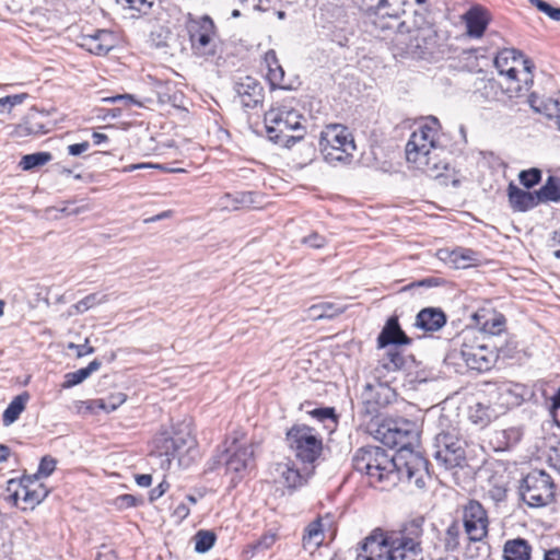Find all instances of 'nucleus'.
I'll use <instances>...</instances> for the list:
<instances>
[{
  "label": "nucleus",
  "mask_w": 560,
  "mask_h": 560,
  "mask_svg": "<svg viewBox=\"0 0 560 560\" xmlns=\"http://www.w3.org/2000/svg\"><path fill=\"white\" fill-rule=\"evenodd\" d=\"M438 34L424 15L415 12L411 22L402 21L393 38L395 56L424 58L433 54Z\"/></svg>",
  "instance_id": "3"
},
{
  "label": "nucleus",
  "mask_w": 560,
  "mask_h": 560,
  "mask_svg": "<svg viewBox=\"0 0 560 560\" xmlns=\"http://www.w3.org/2000/svg\"><path fill=\"white\" fill-rule=\"evenodd\" d=\"M275 474L278 481L289 489H296L307 482L308 477L313 474V469L305 466L302 470L294 467L291 462L278 463L275 465Z\"/></svg>",
  "instance_id": "16"
},
{
  "label": "nucleus",
  "mask_w": 560,
  "mask_h": 560,
  "mask_svg": "<svg viewBox=\"0 0 560 560\" xmlns=\"http://www.w3.org/2000/svg\"><path fill=\"white\" fill-rule=\"evenodd\" d=\"M26 97H27V94H25V93L1 97L0 98V108L8 107V109L10 110L12 107L22 104Z\"/></svg>",
  "instance_id": "53"
},
{
  "label": "nucleus",
  "mask_w": 560,
  "mask_h": 560,
  "mask_svg": "<svg viewBox=\"0 0 560 560\" xmlns=\"http://www.w3.org/2000/svg\"><path fill=\"white\" fill-rule=\"evenodd\" d=\"M501 404L508 408L517 407L524 400L527 395V388L522 384H505L499 389Z\"/></svg>",
  "instance_id": "29"
},
{
  "label": "nucleus",
  "mask_w": 560,
  "mask_h": 560,
  "mask_svg": "<svg viewBox=\"0 0 560 560\" xmlns=\"http://www.w3.org/2000/svg\"><path fill=\"white\" fill-rule=\"evenodd\" d=\"M89 308L93 307L94 305L102 304L107 301L106 295L98 296L97 293L89 294L84 298Z\"/></svg>",
  "instance_id": "62"
},
{
  "label": "nucleus",
  "mask_w": 560,
  "mask_h": 560,
  "mask_svg": "<svg viewBox=\"0 0 560 560\" xmlns=\"http://www.w3.org/2000/svg\"><path fill=\"white\" fill-rule=\"evenodd\" d=\"M494 66L506 78L505 92L510 97L526 95L533 84L534 66L529 59L514 48H505L495 56Z\"/></svg>",
  "instance_id": "6"
},
{
  "label": "nucleus",
  "mask_w": 560,
  "mask_h": 560,
  "mask_svg": "<svg viewBox=\"0 0 560 560\" xmlns=\"http://www.w3.org/2000/svg\"><path fill=\"white\" fill-rule=\"evenodd\" d=\"M549 246L555 248L553 249V256L558 259H560V228L551 234V237L549 240Z\"/></svg>",
  "instance_id": "59"
},
{
  "label": "nucleus",
  "mask_w": 560,
  "mask_h": 560,
  "mask_svg": "<svg viewBox=\"0 0 560 560\" xmlns=\"http://www.w3.org/2000/svg\"><path fill=\"white\" fill-rule=\"evenodd\" d=\"M518 179L525 188L530 189L541 180V171L536 167L522 171Z\"/></svg>",
  "instance_id": "47"
},
{
  "label": "nucleus",
  "mask_w": 560,
  "mask_h": 560,
  "mask_svg": "<svg viewBox=\"0 0 560 560\" xmlns=\"http://www.w3.org/2000/svg\"><path fill=\"white\" fill-rule=\"evenodd\" d=\"M234 90L244 108L253 109L262 103L264 89L260 83L252 77L241 79V81L235 83Z\"/></svg>",
  "instance_id": "17"
},
{
  "label": "nucleus",
  "mask_w": 560,
  "mask_h": 560,
  "mask_svg": "<svg viewBox=\"0 0 560 560\" xmlns=\"http://www.w3.org/2000/svg\"><path fill=\"white\" fill-rule=\"evenodd\" d=\"M384 530L375 528L358 548L355 560H386Z\"/></svg>",
  "instance_id": "15"
},
{
  "label": "nucleus",
  "mask_w": 560,
  "mask_h": 560,
  "mask_svg": "<svg viewBox=\"0 0 560 560\" xmlns=\"http://www.w3.org/2000/svg\"><path fill=\"white\" fill-rule=\"evenodd\" d=\"M441 259H447L455 268H467L476 260V253L472 249L458 247L453 250L442 249L439 252Z\"/></svg>",
  "instance_id": "28"
},
{
  "label": "nucleus",
  "mask_w": 560,
  "mask_h": 560,
  "mask_svg": "<svg viewBox=\"0 0 560 560\" xmlns=\"http://www.w3.org/2000/svg\"><path fill=\"white\" fill-rule=\"evenodd\" d=\"M463 526L469 545L465 555L469 559L480 556V551H487L485 539L489 532V517L486 509L477 500H469L462 506Z\"/></svg>",
  "instance_id": "9"
},
{
  "label": "nucleus",
  "mask_w": 560,
  "mask_h": 560,
  "mask_svg": "<svg viewBox=\"0 0 560 560\" xmlns=\"http://www.w3.org/2000/svg\"><path fill=\"white\" fill-rule=\"evenodd\" d=\"M444 282L443 279L438 277H428L409 284V288H433L439 287Z\"/></svg>",
  "instance_id": "54"
},
{
  "label": "nucleus",
  "mask_w": 560,
  "mask_h": 560,
  "mask_svg": "<svg viewBox=\"0 0 560 560\" xmlns=\"http://www.w3.org/2000/svg\"><path fill=\"white\" fill-rule=\"evenodd\" d=\"M532 547L523 538L510 539L504 544V560H529Z\"/></svg>",
  "instance_id": "32"
},
{
  "label": "nucleus",
  "mask_w": 560,
  "mask_h": 560,
  "mask_svg": "<svg viewBox=\"0 0 560 560\" xmlns=\"http://www.w3.org/2000/svg\"><path fill=\"white\" fill-rule=\"evenodd\" d=\"M551 477L544 470H533L522 480L520 494L530 508H541L550 503L555 495Z\"/></svg>",
  "instance_id": "12"
},
{
  "label": "nucleus",
  "mask_w": 560,
  "mask_h": 560,
  "mask_svg": "<svg viewBox=\"0 0 560 560\" xmlns=\"http://www.w3.org/2000/svg\"><path fill=\"white\" fill-rule=\"evenodd\" d=\"M440 122L435 117H429L410 136L406 144V159L427 176L439 178L448 164L441 159L444 149L439 145Z\"/></svg>",
  "instance_id": "2"
},
{
  "label": "nucleus",
  "mask_w": 560,
  "mask_h": 560,
  "mask_svg": "<svg viewBox=\"0 0 560 560\" xmlns=\"http://www.w3.org/2000/svg\"><path fill=\"white\" fill-rule=\"evenodd\" d=\"M28 400L30 394L27 392H24L12 399L2 415V422L5 427L11 425L19 419Z\"/></svg>",
  "instance_id": "33"
},
{
  "label": "nucleus",
  "mask_w": 560,
  "mask_h": 560,
  "mask_svg": "<svg viewBox=\"0 0 560 560\" xmlns=\"http://www.w3.org/2000/svg\"><path fill=\"white\" fill-rule=\"evenodd\" d=\"M48 494L47 488L37 480V475L28 476L26 492L24 493L23 510L33 509Z\"/></svg>",
  "instance_id": "31"
},
{
  "label": "nucleus",
  "mask_w": 560,
  "mask_h": 560,
  "mask_svg": "<svg viewBox=\"0 0 560 560\" xmlns=\"http://www.w3.org/2000/svg\"><path fill=\"white\" fill-rule=\"evenodd\" d=\"M506 319L502 314H493L482 324L483 331L490 335H499L505 328Z\"/></svg>",
  "instance_id": "46"
},
{
  "label": "nucleus",
  "mask_w": 560,
  "mask_h": 560,
  "mask_svg": "<svg viewBox=\"0 0 560 560\" xmlns=\"http://www.w3.org/2000/svg\"><path fill=\"white\" fill-rule=\"evenodd\" d=\"M276 541L273 534H265L255 544L252 545L254 552H259L269 549Z\"/></svg>",
  "instance_id": "52"
},
{
  "label": "nucleus",
  "mask_w": 560,
  "mask_h": 560,
  "mask_svg": "<svg viewBox=\"0 0 560 560\" xmlns=\"http://www.w3.org/2000/svg\"><path fill=\"white\" fill-rule=\"evenodd\" d=\"M536 192V198L539 203L546 202H559L560 201V178L556 176H549L544 186H541Z\"/></svg>",
  "instance_id": "34"
},
{
  "label": "nucleus",
  "mask_w": 560,
  "mask_h": 560,
  "mask_svg": "<svg viewBox=\"0 0 560 560\" xmlns=\"http://www.w3.org/2000/svg\"><path fill=\"white\" fill-rule=\"evenodd\" d=\"M550 465L560 471V442L551 448L549 454Z\"/></svg>",
  "instance_id": "61"
},
{
  "label": "nucleus",
  "mask_w": 560,
  "mask_h": 560,
  "mask_svg": "<svg viewBox=\"0 0 560 560\" xmlns=\"http://www.w3.org/2000/svg\"><path fill=\"white\" fill-rule=\"evenodd\" d=\"M488 408L483 407L481 404L476 405L475 413H470V419L480 425H486L490 422V415H488Z\"/></svg>",
  "instance_id": "51"
},
{
  "label": "nucleus",
  "mask_w": 560,
  "mask_h": 560,
  "mask_svg": "<svg viewBox=\"0 0 560 560\" xmlns=\"http://www.w3.org/2000/svg\"><path fill=\"white\" fill-rule=\"evenodd\" d=\"M395 392L386 384H366L361 398L365 407V412L375 416L378 411L389 405L395 399Z\"/></svg>",
  "instance_id": "14"
},
{
  "label": "nucleus",
  "mask_w": 560,
  "mask_h": 560,
  "mask_svg": "<svg viewBox=\"0 0 560 560\" xmlns=\"http://www.w3.org/2000/svg\"><path fill=\"white\" fill-rule=\"evenodd\" d=\"M463 20L466 23L467 35L472 38H480L490 22L488 11L481 7L470 8L463 15Z\"/></svg>",
  "instance_id": "23"
},
{
  "label": "nucleus",
  "mask_w": 560,
  "mask_h": 560,
  "mask_svg": "<svg viewBox=\"0 0 560 560\" xmlns=\"http://www.w3.org/2000/svg\"><path fill=\"white\" fill-rule=\"evenodd\" d=\"M341 312L342 311L340 308H336L331 303L327 302L313 305L310 308L311 316H313L316 319L332 318L334 316Z\"/></svg>",
  "instance_id": "45"
},
{
  "label": "nucleus",
  "mask_w": 560,
  "mask_h": 560,
  "mask_svg": "<svg viewBox=\"0 0 560 560\" xmlns=\"http://www.w3.org/2000/svg\"><path fill=\"white\" fill-rule=\"evenodd\" d=\"M252 446H241L236 448L231 456L225 459V467L228 472L241 475L253 462Z\"/></svg>",
  "instance_id": "27"
},
{
  "label": "nucleus",
  "mask_w": 560,
  "mask_h": 560,
  "mask_svg": "<svg viewBox=\"0 0 560 560\" xmlns=\"http://www.w3.org/2000/svg\"><path fill=\"white\" fill-rule=\"evenodd\" d=\"M411 339L400 328L398 318L395 316L387 319L385 326L377 337V343L380 348H386L390 345H409Z\"/></svg>",
  "instance_id": "22"
},
{
  "label": "nucleus",
  "mask_w": 560,
  "mask_h": 560,
  "mask_svg": "<svg viewBox=\"0 0 560 560\" xmlns=\"http://www.w3.org/2000/svg\"><path fill=\"white\" fill-rule=\"evenodd\" d=\"M101 368V361L97 359L89 363L88 366L79 369L74 372L67 373L65 375V383L62 387L70 388L86 380L93 372H96Z\"/></svg>",
  "instance_id": "35"
},
{
  "label": "nucleus",
  "mask_w": 560,
  "mask_h": 560,
  "mask_svg": "<svg viewBox=\"0 0 560 560\" xmlns=\"http://www.w3.org/2000/svg\"><path fill=\"white\" fill-rule=\"evenodd\" d=\"M122 10L129 11L131 18L148 14L153 5V0H116Z\"/></svg>",
  "instance_id": "38"
},
{
  "label": "nucleus",
  "mask_w": 560,
  "mask_h": 560,
  "mask_svg": "<svg viewBox=\"0 0 560 560\" xmlns=\"http://www.w3.org/2000/svg\"><path fill=\"white\" fill-rule=\"evenodd\" d=\"M28 476H24L21 480L10 479L7 485V500L14 505L22 500L24 502V493L26 492Z\"/></svg>",
  "instance_id": "37"
},
{
  "label": "nucleus",
  "mask_w": 560,
  "mask_h": 560,
  "mask_svg": "<svg viewBox=\"0 0 560 560\" xmlns=\"http://www.w3.org/2000/svg\"><path fill=\"white\" fill-rule=\"evenodd\" d=\"M90 149V143L88 141H83L81 143H74L68 145V153L70 155L77 156L84 152H86Z\"/></svg>",
  "instance_id": "60"
},
{
  "label": "nucleus",
  "mask_w": 560,
  "mask_h": 560,
  "mask_svg": "<svg viewBox=\"0 0 560 560\" xmlns=\"http://www.w3.org/2000/svg\"><path fill=\"white\" fill-rule=\"evenodd\" d=\"M314 418L325 421L330 420L336 422L335 412L332 408H316L310 412Z\"/></svg>",
  "instance_id": "55"
},
{
  "label": "nucleus",
  "mask_w": 560,
  "mask_h": 560,
  "mask_svg": "<svg viewBox=\"0 0 560 560\" xmlns=\"http://www.w3.org/2000/svg\"><path fill=\"white\" fill-rule=\"evenodd\" d=\"M529 2L550 19L560 21V8H555L544 0H529Z\"/></svg>",
  "instance_id": "48"
},
{
  "label": "nucleus",
  "mask_w": 560,
  "mask_h": 560,
  "mask_svg": "<svg viewBox=\"0 0 560 560\" xmlns=\"http://www.w3.org/2000/svg\"><path fill=\"white\" fill-rule=\"evenodd\" d=\"M423 524L424 517L417 516L398 530H384L386 560H423Z\"/></svg>",
  "instance_id": "4"
},
{
  "label": "nucleus",
  "mask_w": 560,
  "mask_h": 560,
  "mask_svg": "<svg viewBox=\"0 0 560 560\" xmlns=\"http://www.w3.org/2000/svg\"><path fill=\"white\" fill-rule=\"evenodd\" d=\"M462 527L457 521H453L445 530L444 547L448 551H454L459 547Z\"/></svg>",
  "instance_id": "41"
},
{
  "label": "nucleus",
  "mask_w": 560,
  "mask_h": 560,
  "mask_svg": "<svg viewBox=\"0 0 560 560\" xmlns=\"http://www.w3.org/2000/svg\"><path fill=\"white\" fill-rule=\"evenodd\" d=\"M523 436V431L518 427H511L503 430L494 431L491 442L495 445V450L505 451L516 445Z\"/></svg>",
  "instance_id": "30"
},
{
  "label": "nucleus",
  "mask_w": 560,
  "mask_h": 560,
  "mask_svg": "<svg viewBox=\"0 0 560 560\" xmlns=\"http://www.w3.org/2000/svg\"><path fill=\"white\" fill-rule=\"evenodd\" d=\"M273 61L268 63L269 71L267 78L272 86H277L280 89H288L289 86L284 83V70L278 63L275 58V52L272 51Z\"/></svg>",
  "instance_id": "42"
},
{
  "label": "nucleus",
  "mask_w": 560,
  "mask_h": 560,
  "mask_svg": "<svg viewBox=\"0 0 560 560\" xmlns=\"http://www.w3.org/2000/svg\"><path fill=\"white\" fill-rule=\"evenodd\" d=\"M429 462L419 453L390 455L385 448L366 445L358 448L352 456V466L364 474L372 487L387 489L398 480L413 483L423 489L430 479Z\"/></svg>",
  "instance_id": "1"
},
{
  "label": "nucleus",
  "mask_w": 560,
  "mask_h": 560,
  "mask_svg": "<svg viewBox=\"0 0 560 560\" xmlns=\"http://www.w3.org/2000/svg\"><path fill=\"white\" fill-rule=\"evenodd\" d=\"M439 429L433 440V457L447 469L462 467L466 460L465 439L444 416L439 418Z\"/></svg>",
  "instance_id": "7"
},
{
  "label": "nucleus",
  "mask_w": 560,
  "mask_h": 560,
  "mask_svg": "<svg viewBox=\"0 0 560 560\" xmlns=\"http://www.w3.org/2000/svg\"><path fill=\"white\" fill-rule=\"evenodd\" d=\"M104 102L108 103H117V102H124L126 105L130 104H139L132 95L130 94H118L112 97L104 98Z\"/></svg>",
  "instance_id": "58"
},
{
  "label": "nucleus",
  "mask_w": 560,
  "mask_h": 560,
  "mask_svg": "<svg viewBox=\"0 0 560 560\" xmlns=\"http://www.w3.org/2000/svg\"><path fill=\"white\" fill-rule=\"evenodd\" d=\"M324 532L320 520H315L307 525L303 535V547L317 548L323 544Z\"/></svg>",
  "instance_id": "36"
},
{
  "label": "nucleus",
  "mask_w": 560,
  "mask_h": 560,
  "mask_svg": "<svg viewBox=\"0 0 560 560\" xmlns=\"http://www.w3.org/2000/svg\"><path fill=\"white\" fill-rule=\"evenodd\" d=\"M446 324V315L441 308L425 307L416 316L415 326L424 331H439Z\"/></svg>",
  "instance_id": "24"
},
{
  "label": "nucleus",
  "mask_w": 560,
  "mask_h": 560,
  "mask_svg": "<svg viewBox=\"0 0 560 560\" xmlns=\"http://www.w3.org/2000/svg\"><path fill=\"white\" fill-rule=\"evenodd\" d=\"M46 117L37 112L31 110L23 120L15 125L12 135L16 138L36 137L48 132Z\"/></svg>",
  "instance_id": "21"
},
{
  "label": "nucleus",
  "mask_w": 560,
  "mask_h": 560,
  "mask_svg": "<svg viewBox=\"0 0 560 560\" xmlns=\"http://www.w3.org/2000/svg\"><path fill=\"white\" fill-rule=\"evenodd\" d=\"M382 365L387 371H397L405 365V358L397 348H392L387 350L385 358L382 360Z\"/></svg>",
  "instance_id": "43"
},
{
  "label": "nucleus",
  "mask_w": 560,
  "mask_h": 560,
  "mask_svg": "<svg viewBox=\"0 0 560 560\" xmlns=\"http://www.w3.org/2000/svg\"><path fill=\"white\" fill-rule=\"evenodd\" d=\"M126 398L127 396L124 393H115L104 399H97L95 404L100 409L108 413L121 406L126 401Z\"/></svg>",
  "instance_id": "44"
},
{
  "label": "nucleus",
  "mask_w": 560,
  "mask_h": 560,
  "mask_svg": "<svg viewBox=\"0 0 560 560\" xmlns=\"http://www.w3.org/2000/svg\"><path fill=\"white\" fill-rule=\"evenodd\" d=\"M192 539L195 541V551L206 553L213 547L217 535L212 530L200 529L194 535Z\"/></svg>",
  "instance_id": "40"
},
{
  "label": "nucleus",
  "mask_w": 560,
  "mask_h": 560,
  "mask_svg": "<svg viewBox=\"0 0 560 560\" xmlns=\"http://www.w3.org/2000/svg\"><path fill=\"white\" fill-rule=\"evenodd\" d=\"M304 117L288 106L272 107L264 115L266 133L269 141L290 149L304 138Z\"/></svg>",
  "instance_id": "5"
},
{
  "label": "nucleus",
  "mask_w": 560,
  "mask_h": 560,
  "mask_svg": "<svg viewBox=\"0 0 560 560\" xmlns=\"http://www.w3.org/2000/svg\"><path fill=\"white\" fill-rule=\"evenodd\" d=\"M89 339H85V342L83 345H75L73 342H70L68 345V349H74L77 351V357L81 358L86 354H91L94 352V348L88 346Z\"/></svg>",
  "instance_id": "56"
},
{
  "label": "nucleus",
  "mask_w": 560,
  "mask_h": 560,
  "mask_svg": "<svg viewBox=\"0 0 560 560\" xmlns=\"http://www.w3.org/2000/svg\"><path fill=\"white\" fill-rule=\"evenodd\" d=\"M153 443L154 450L151 456L160 458V467L162 469H170L173 459L183 452H190L195 447L196 442L189 433H176L174 436L161 433L155 436Z\"/></svg>",
  "instance_id": "13"
},
{
  "label": "nucleus",
  "mask_w": 560,
  "mask_h": 560,
  "mask_svg": "<svg viewBox=\"0 0 560 560\" xmlns=\"http://www.w3.org/2000/svg\"><path fill=\"white\" fill-rule=\"evenodd\" d=\"M417 436L416 424L410 421H402L389 427L384 438L387 444L392 443L400 448V453L407 454L409 452H405L407 446L411 445Z\"/></svg>",
  "instance_id": "19"
},
{
  "label": "nucleus",
  "mask_w": 560,
  "mask_h": 560,
  "mask_svg": "<svg viewBox=\"0 0 560 560\" xmlns=\"http://www.w3.org/2000/svg\"><path fill=\"white\" fill-rule=\"evenodd\" d=\"M528 104L534 110L549 118L555 117L560 129V92L548 98H541L536 93H530L528 95Z\"/></svg>",
  "instance_id": "26"
},
{
  "label": "nucleus",
  "mask_w": 560,
  "mask_h": 560,
  "mask_svg": "<svg viewBox=\"0 0 560 560\" xmlns=\"http://www.w3.org/2000/svg\"><path fill=\"white\" fill-rule=\"evenodd\" d=\"M57 460L51 456H44L39 463L38 470L35 475H37V480L39 476L48 477L52 474L56 468Z\"/></svg>",
  "instance_id": "49"
},
{
  "label": "nucleus",
  "mask_w": 560,
  "mask_h": 560,
  "mask_svg": "<svg viewBox=\"0 0 560 560\" xmlns=\"http://www.w3.org/2000/svg\"><path fill=\"white\" fill-rule=\"evenodd\" d=\"M80 45L91 54L105 56L115 47V37L107 30H97L93 34L83 35Z\"/></svg>",
  "instance_id": "20"
},
{
  "label": "nucleus",
  "mask_w": 560,
  "mask_h": 560,
  "mask_svg": "<svg viewBox=\"0 0 560 560\" xmlns=\"http://www.w3.org/2000/svg\"><path fill=\"white\" fill-rule=\"evenodd\" d=\"M319 150L324 160L331 165L350 164L357 145L346 126L331 124L320 132Z\"/></svg>",
  "instance_id": "8"
},
{
  "label": "nucleus",
  "mask_w": 560,
  "mask_h": 560,
  "mask_svg": "<svg viewBox=\"0 0 560 560\" xmlns=\"http://www.w3.org/2000/svg\"><path fill=\"white\" fill-rule=\"evenodd\" d=\"M52 160V155L49 152H36L32 154L23 155L20 161V166L24 171H31L43 166Z\"/></svg>",
  "instance_id": "39"
},
{
  "label": "nucleus",
  "mask_w": 560,
  "mask_h": 560,
  "mask_svg": "<svg viewBox=\"0 0 560 560\" xmlns=\"http://www.w3.org/2000/svg\"><path fill=\"white\" fill-rule=\"evenodd\" d=\"M170 488V483L165 480L160 482L155 488L150 491L149 499L151 502L160 499Z\"/></svg>",
  "instance_id": "57"
},
{
  "label": "nucleus",
  "mask_w": 560,
  "mask_h": 560,
  "mask_svg": "<svg viewBox=\"0 0 560 560\" xmlns=\"http://www.w3.org/2000/svg\"><path fill=\"white\" fill-rule=\"evenodd\" d=\"M560 409V387L550 397V411L555 416L556 411Z\"/></svg>",
  "instance_id": "64"
},
{
  "label": "nucleus",
  "mask_w": 560,
  "mask_h": 560,
  "mask_svg": "<svg viewBox=\"0 0 560 560\" xmlns=\"http://www.w3.org/2000/svg\"><path fill=\"white\" fill-rule=\"evenodd\" d=\"M301 242L315 249L323 248L327 244L326 237L318 234L317 232H313L310 235L303 237Z\"/></svg>",
  "instance_id": "50"
},
{
  "label": "nucleus",
  "mask_w": 560,
  "mask_h": 560,
  "mask_svg": "<svg viewBox=\"0 0 560 560\" xmlns=\"http://www.w3.org/2000/svg\"><path fill=\"white\" fill-rule=\"evenodd\" d=\"M508 197L510 207L516 212H526L538 206L535 191L523 190L513 183L509 184Z\"/></svg>",
  "instance_id": "25"
},
{
  "label": "nucleus",
  "mask_w": 560,
  "mask_h": 560,
  "mask_svg": "<svg viewBox=\"0 0 560 560\" xmlns=\"http://www.w3.org/2000/svg\"><path fill=\"white\" fill-rule=\"evenodd\" d=\"M190 513V509L187 504L180 503L174 510V516L178 517L180 521L185 520Z\"/></svg>",
  "instance_id": "63"
},
{
  "label": "nucleus",
  "mask_w": 560,
  "mask_h": 560,
  "mask_svg": "<svg viewBox=\"0 0 560 560\" xmlns=\"http://www.w3.org/2000/svg\"><path fill=\"white\" fill-rule=\"evenodd\" d=\"M287 442L295 457L314 470L323 452V441L316 431L307 425H293L287 432Z\"/></svg>",
  "instance_id": "11"
},
{
  "label": "nucleus",
  "mask_w": 560,
  "mask_h": 560,
  "mask_svg": "<svg viewBox=\"0 0 560 560\" xmlns=\"http://www.w3.org/2000/svg\"><path fill=\"white\" fill-rule=\"evenodd\" d=\"M463 348L460 349V355L465 361L466 365L478 372L490 370L492 366V358L487 353V348L483 346L469 347L466 343L468 334L463 335Z\"/></svg>",
  "instance_id": "18"
},
{
  "label": "nucleus",
  "mask_w": 560,
  "mask_h": 560,
  "mask_svg": "<svg viewBox=\"0 0 560 560\" xmlns=\"http://www.w3.org/2000/svg\"><path fill=\"white\" fill-rule=\"evenodd\" d=\"M186 28L194 55L205 59H210L218 55V28L209 15L205 14L196 18L189 14Z\"/></svg>",
  "instance_id": "10"
}]
</instances>
